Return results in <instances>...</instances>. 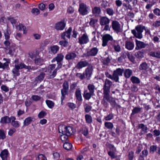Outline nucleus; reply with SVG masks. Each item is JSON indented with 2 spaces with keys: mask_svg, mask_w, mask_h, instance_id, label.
Instances as JSON below:
<instances>
[{
  "mask_svg": "<svg viewBox=\"0 0 160 160\" xmlns=\"http://www.w3.org/2000/svg\"><path fill=\"white\" fill-rule=\"evenodd\" d=\"M33 118L31 117H28L24 120L23 124L24 126H28L29 124L32 121Z\"/></svg>",
  "mask_w": 160,
  "mask_h": 160,
  "instance_id": "obj_37",
  "label": "nucleus"
},
{
  "mask_svg": "<svg viewBox=\"0 0 160 160\" xmlns=\"http://www.w3.org/2000/svg\"><path fill=\"white\" fill-rule=\"evenodd\" d=\"M19 69L17 64L15 65V68L12 70V72L14 76H17L19 75Z\"/></svg>",
  "mask_w": 160,
  "mask_h": 160,
  "instance_id": "obj_28",
  "label": "nucleus"
},
{
  "mask_svg": "<svg viewBox=\"0 0 160 160\" xmlns=\"http://www.w3.org/2000/svg\"><path fill=\"white\" fill-rule=\"evenodd\" d=\"M68 91V90L64 89L63 88L61 90V92L62 94L61 99L62 102L63 100L65 98V95L67 94Z\"/></svg>",
  "mask_w": 160,
  "mask_h": 160,
  "instance_id": "obj_39",
  "label": "nucleus"
},
{
  "mask_svg": "<svg viewBox=\"0 0 160 160\" xmlns=\"http://www.w3.org/2000/svg\"><path fill=\"white\" fill-rule=\"evenodd\" d=\"M88 88L89 90V92L94 94L95 86L93 84H89L88 86Z\"/></svg>",
  "mask_w": 160,
  "mask_h": 160,
  "instance_id": "obj_40",
  "label": "nucleus"
},
{
  "mask_svg": "<svg viewBox=\"0 0 160 160\" xmlns=\"http://www.w3.org/2000/svg\"><path fill=\"white\" fill-rule=\"evenodd\" d=\"M98 22V20L91 18L90 19V21L89 22L90 25L93 27L94 25Z\"/></svg>",
  "mask_w": 160,
  "mask_h": 160,
  "instance_id": "obj_55",
  "label": "nucleus"
},
{
  "mask_svg": "<svg viewBox=\"0 0 160 160\" xmlns=\"http://www.w3.org/2000/svg\"><path fill=\"white\" fill-rule=\"evenodd\" d=\"M101 9L99 7H95L92 9V13L95 16H96L100 13Z\"/></svg>",
  "mask_w": 160,
  "mask_h": 160,
  "instance_id": "obj_27",
  "label": "nucleus"
},
{
  "mask_svg": "<svg viewBox=\"0 0 160 160\" xmlns=\"http://www.w3.org/2000/svg\"><path fill=\"white\" fill-rule=\"evenodd\" d=\"M64 58V56L62 53H59L52 60L51 62H53L56 61L57 62H61L63 61Z\"/></svg>",
  "mask_w": 160,
  "mask_h": 160,
  "instance_id": "obj_13",
  "label": "nucleus"
},
{
  "mask_svg": "<svg viewBox=\"0 0 160 160\" xmlns=\"http://www.w3.org/2000/svg\"><path fill=\"white\" fill-rule=\"evenodd\" d=\"M110 92L103 91L104 96L102 103L106 107L108 106V105L106 101L109 102L112 98V97H110Z\"/></svg>",
  "mask_w": 160,
  "mask_h": 160,
  "instance_id": "obj_6",
  "label": "nucleus"
},
{
  "mask_svg": "<svg viewBox=\"0 0 160 160\" xmlns=\"http://www.w3.org/2000/svg\"><path fill=\"white\" fill-rule=\"evenodd\" d=\"M11 33L10 31L8 29H7L4 32V35L6 40H9L10 39V35Z\"/></svg>",
  "mask_w": 160,
  "mask_h": 160,
  "instance_id": "obj_42",
  "label": "nucleus"
},
{
  "mask_svg": "<svg viewBox=\"0 0 160 160\" xmlns=\"http://www.w3.org/2000/svg\"><path fill=\"white\" fill-rule=\"evenodd\" d=\"M94 95L92 93L89 92H87V91H85L83 94V97L86 100H89L91 98V96Z\"/></svg>",
  "mask_w": 160,
  "mask_h": 160,
  "instance_id": "obj_30",
  "label": "nucleus"
},
{
  "mask_svg": "<svg viewBox=\"0 0 160 160\" xmlns=\"http://www.w3.org/2000/svg\"><path fill=\"white\" fill-rule=\"evenodd\" d=\"M112 40V37L110 34H106L104 35L102 37V46L103 47L106 46L108 42L110 41H111Z\"/></svg>",
  "mask_w": 160,
  "mask_h": 160,
  "instance_id": "obj_9",
  "label": "nucleus"
},
{
  "mask_svg": "<svg viewBox=\"0 0 160 160\" xmlns=\"http://www.w3.org/2000/svg\"><path fill=\"white\" fill-rule=\"evenodd\" d=\"M89 64V62L86 60H83L82 59L78 62L75 66V68L80 69L81 68L88 66Z\"/></svg>",
  "mask_w": 160,
  "mask_h": 160,
  "instance_id": "obj_10",
  "label": "nucleus"
},
{
  "mask_svg": "<svg viewBox=\"0 0 160 160\" xmlns=\"http://www.w3.org/2000/svg\"><path fill=\"white\" fill-rule=\"evenodd\" d=\"M112 85V82L111 81L106 79L103 85V91L110 92V88Z\"/></svg>",
  "mask_w": 160,
  "mask_h": 160,
  "instance_id": "obj_11",
  "label": "nucleus"
},
{
  "mask_svg": "<svg viewBox=\"0 0 160 160\" xmlns=\"http://www.w3.org/2000/svg\"><path fill=\"white\" fill-rule=\"evenodd\" d=\"M78 42L81 45L86 44L89 41V39L88 35L85 33L78 38Z\"/></svg>",
  "mask_w": 160,
  "mask_h": 160,
  "instance_id": "obj_8",
  "label": "nucleus"
},
{
  "mask_svg": "<svg viewBox=\"0 0 160 160\" xmlns=\"http://www.w3.org/2000/svg\"><path fill=\"white\" fill-rule=\"evenodd\" d=\"M45 74L44 72H41L39 75L36 78V80L38 81H41L44 79Z\"/></svg>",
  "mask_w": 160,
  "mask_h": 160,
  "instance_id": "obj_34",
  "label": "nucleus"
},
{
  "mask_svg": "<svg viewBox=\"0 0 160 160\" xmlns=\"http://www.w3.org/2000/svg\"><path fill=\"white\" fill-rule=\"evenodd\" d=\"M84 108L85 112H88L91 111L92 107L87 104H86L84 106Z\"/></svg>",
  "mask_w": 160,
  "mask_h": 160,
  "instance_id": "obj_59",
  "label": "nucleus"
},
{
  "mask_svg": "<svg viewBox=\"0 0 160 160\" xmlns=\"http://www.w3.org/2000/svg\"><path fill=\"white\" fill-rule=\"evenodd\" d=\"M123 71L124 69L121 68H118L113 71V75L114 76V81L115 82H119V76H122Z\"/></svg>",
  "mask_w": 160,
  "mask_h": 160,
  "instance_id": "obj_7",
  "label": "nucleus"
},
{
  "mask_svg": "<svg viewBox=\"0 0 160 160\" xmlns=\"http://www.w3.org/2000/svg\"><path fill=\"white\" fill-rule=\"evenodd\" d=\"M72 31L71 27H69L68 30L65 32H63L61 35L62 38L64 40L66 39V38H70L71 37V32Z\"/></svg>",
  "mask_w": 160,
  "mask_h": 160,
  "instance_id": "obj_12",
  "label": "nucleus"
},
{
  "mask_svg": "<svg viewBox=\"0 0 160 160\" xmlns=\"http://www.w3.org/2000/svg\"><path fill=\"white\" fill-rule=\"evenodd\" d=\"M132 71L129 69H126L124 72V77L127 78H129L132 74Z\"/></svg>",
  "mask_w": 160,
  "mask_h": 160,
  "instance_id": "obj_20",
  "label": "nucleus"
},
{
  "mask_svg": "<svg viewBox=\"0 0 160 160\" xmlns=\"http://www.w3.org/2000/svg\"><path fill=\"white\" fill-rule=\"evenodd\" d=\"M43 59L40 58H36L34 59V63L36 65H39L43 62Z\"/></svg>",
  "mask_w": 160,
  "mask_h": 160,
  "instance_id": "obj_47",
  "label": "nucleus"
},
{
  "mask_svg": "<svg viewBox=\"0 0 160 160\" xmlns=\"http://www.w3.org/2000/svg\"><path fill=\"white\" fill-rule=\"evenodd\" d=\"M138 128L142 129V131L144 133H146L147 132V130H148V128L145 126L143 124L141 123L139 124Z\"/></svg>",
  "mask_w": 160,
  "mask_h": 160,
  "instance_id": "obj_36",
  "label": "nucleus"
},
{
  "mask_svg": "<svg viewBox=\"0 0 160 160\" xmlns=\"http://www.w3.org/2000/svg\"><path fill=\"white\" fill-rule=\"evenodd\" d=\"M150 55L152 57L159 58H160V52H151L150 53Z\"/></svg>",
  "mask_w": 160,
  "mask_h": 160,
  "instance_id": "obj_33",
  "label": "nucleus"
},
{
  "mask_svg": "<svg viewBox=\"0 0 160 160\" xmlns=\"http://www.w3.org/2000/svg\"><path fill=\"white\" fill-rule=\"evenodd\" d=\"M38 160H47L46 158L42 154L38 155Z\"/></svg>",
  "mask_w": 160,
  "mask_h": 160,
  "instance_id": "obj_63",
  "label": "nucleus"
},
{
  "mask_svg": "<svg viewBox=\"0 0 160 160\" xmlns=\"http://www.w3.org/2000/svg\"><path fill=\"white\" fill-rule=\"evenodd\" d=\"M158 148L156 145H152L150 147V152L151 153H153Z\"/></svg>",
  "mask_w": 160,
  "mask_h": 160,
  "instance_id": "obj_52",
  "label": "nucleus"
},
{
  "mask_svg": "<svg viewBox=\"0 0 160 160\" xmlns=\"http://www.w3.org/2000/svg\"><path fill=\"white\" fill-rule=\"evenodd\" d=\"M63 89L68 90L69 89V84L68 82L65 81L62 85Z\"/></svg>",
  "mask_w": 160,
  "mask_h": 160,
  "instance_id": "obj_56",
  "label": "nucleus"
},
{
  "mask_svg": "<svg viewBox=\"0 0 160 160\" xmlns=\"http://www.w3.org/2000/svg\"><path fill=\"white\" fill-rule=\"evenodd\" d=\"M11 123L12 125L15 128H18L19 127V124L17 121H15L16 118L13 117H11Z\"/></svg>",
  "mask_w": 160,
  "mask_h": 160,
  "instance_id": "obj_22",
  "label": "nucleus"
},
{
  "mask_svg": "<svg viewBox=\"0 0 160 160\" xmlns=\"http://www.w3.org/2000/svg\"><path fill=\"white\" fill-rule=\"evenodd\" d=\"M8 67V62H6L2 64L0 62V68H2L3 69L7 68Z\"/></svg>",
  "mask_w": 160,
  "mask_h": 160,
  "instance_id": "obj_53",
  "label": "nucleus"
},
{
  "mask_svg": "<svg viewBox=\"0 0 160 160\" xmlns=\"http://www.w3.org/2000/svg\"><path fill=\"white\" fill-rule=\"evenodd\" d=\"M31 12L36 15H38L40 12L39 9L37 8H34L32 9L31 11Z\"/></svg>",
  "mask_w": 160,
  "mask_h": 160,
  "instance_id": "obj_51",
  "label": "nucleus"
},
{
  "mask_svg": "<svg viewBox=\"0 0 160 160\" xmlns=\"http://www.w3.org/2000/svg\"><path fill=\"white\" fill-rule=\"evenodd\" d=\"M85 117L87 123H90L92 122V118L90 115L88 114H86Z\"/></svg>",
  "mask_w": 160,
  "mask_h": 160,
  "instance_id": "obj_48",
  "label": "nucleus"
},
{
  "mask_svg": "<svg viewBox=\"0 0 160 160\" xmlns=\"http://www.w3.org/2000/svg\"><path fill=\"white\" fill-rule=\"evenodd\" d=\"M16 49L15 46L14 45H11L9 48L8 53L12 56L14 55Z\"/></svg>",
  "mask_w": 160,
  "mask_h": 160,
  "instance_id": "obj_31",
  "label": "nucleus"
},
{
  "mask_svg": "<svg viewBox=\"0 0 160 160\" xmlns=\"http://www.w3.org/2000/svg\"><path fill=\"white\" fill-rule=\"evenodd\" d=\"M141 108L135 107L132 110L131 115H134L136 113H140L141 111Z\"/></svg>",
  "mask_w": 160,
  "mask_h": 160,
  "instance_id": "obj_35",
  "label": "nucleus"
},
{
  "mask_svg": "<svg viewBox=\"0 0 160 160\" xmlns=\"http://www.w3.org/2000/svg\"><path fill=\"white\" fill-rule=\"evenodd\" d=\"M65 27V24L63 22H60L56 24L55 28L58 30H63Z\"/></svg>",
  "mask_w": 160,
  "mask_h": 160,
  "instance_id": "obj_18",
  "label": "nucleus"
},
{
  "mask_svg": "<svg viewBox=\"0 0 160 160\" xmlns=\"http://www.w3.org/2000/svg\"><path fill=\"white\" fill-rule=\"evenodd\" d=\"M111 60L109 57L105 58L102 60V63L103 64L105 65H108L110 62Z\"/></svg>",
  "mask_w": 160,
  "mask_h": 160,
  "instance_id": "obj_50",
  "label": "nucleus"
},
{
  "mask_svg": "<svg viewBox=\"0 0 160 160\" xmlns=\"http://www.w3.org/2000/svg\"><path fill=\"white\" fill-rule=\"evenodd\" d=\"M6 137L5 134L3 130L0 129V139H4Z\"/></svg>",
  "mask_w": 160,
  "mask_h": 160,
  "instance_id": "obj_54",
  "label": "nucleus"
},
{
  "mask_svg": "<svg viewBox=\"0 0 160 160\" xmlns=\"http://www.w3.org/2000/svg\"><path fill=\"white\" fill-rule=\"evenodd\" d=\"M143 53L142 51H138L135 53V55L138 58H142L143 57Z\"/></svg>",
  "mask_w": 160,
  "mask_h": 160,
  "instance_id": "obj_44",
  "label": "nucleus"
},
{
  "mask_svg": "<svg viewBox=\"0 0 160 160\" xmlns=\"http://www.w3.org/2000/svg\"><path fill=\"white\" fill-rule=\"evenodd\" d=\"M134 45L133 42L129 41H126L125 43V48L129 50H132Z\"/></svg>",
  "mask_w": 160,
  "mask_h": 160,
  "instance_id": "obj_23",
  "label": "nucleus"
},
{
  "mask_svg": "<svg viewBox=\"0 0 160 160\" xmlns=\"http://www.w3.org/2000/svg\"><path fill=\"white\" fill-rule=\"evenodd\" d=\"M154 13L157 16H160V9L158 8H156L153 10Z\"/></svg>",
  "mask_w": 160,
  "mask_h": 160,
  "instance_id": "obj_64",
  "label": "nucleus"
},
{
  "mask_svg": "<svg viewBox=\"0 0 160 160\" xmlns=\"http://www.w3.org/2000/svg\"><path fill=\"white\" fill-rule=\"evenodd\" d=\"M16 28L19 31L23 30L24 34H25L27 32L26 27L22 24H19L16 27Z\"/></svg>",
  "mask_w": 160,
  "mask_h": 160,
  "instance_id": "obj_26",
  "label": "nucleus"
},
{
  "mask_svg": "<svg viewBox=\"0 0 160 160\" xmlns=\"http://www.w3.org/2000/svg\"><path fill=\"white\" fill-rule=\"evenodd\" d=\"M76 77L82 80L86 78L84 72L83 73H77L75 75Z\"/></svg>",
  "mask_w": 160,
  "mask_h": 160,
  "instance_id": "obj_38",
  "label": "nucleus"
},
{
  "mask_svg": "<svg viewBox=\"0 0 160 160\" xmlns=\"http://www.w3.org/2000/svg\"><path fill=\"white\" fill-rule=\"evenodd\" d=\"M113 118V116L112 114H110L107 116L105 117V119L106 121H109L112 119Z\"/></svg>",
  "mask_w": 160,
  "mask_h": 160,
  "instance_id": "obj_61",
  "label": "nucleus"
},
{
  "mask_svg": "<svg viewBox=\"0 0 160 160\" xmlns=\"http://www.w3.org/2000/svg\"><path fill=\"white\" fill-rule=\"evenodd\" d=\"M113 47L114 49V50L117 52H119L121 51V47L120 46L118 45L117 44L114 45H113Z\"/></svg>",
  "mask_w": 160,
  "mask_h": 160,
  "instance_id": "obj_62",
  "label": "nucleus"
},
{
  "mask_svg": "<svg viewBox=\"0 0 160 160\" xmlns=\"http://www.w3.org/2000/svg\"><path fill=\"white\" fill-rule=\"evenodd\" d=\"M58 131L59 132L62 134L60 137L62 141H66L68 138V136L73 133L72 128L70 126L60 125L58 127Z\"/></svg>",
  "mask_w": 160,
  "mask_h": 160,
  "instance_id": "obj_1",
  "label": "nucleus"
},
{
  "mask_svg": "<svg viewBox=\"0 0 160 160\" xmlns=\"http://www.w3.org/2000/svg\"><path fill=\"white\" fill-rule=\"evenodd\" d=\"M129 52L128 51L122 52L121 53V56L123 58L125 59L129 55Z\"/></svg>",
  "mask_w": 160,
  "mask_h": 160,
  "instance_id": "obj_58",
  "label": "nucleus"
},
{
  "mask_svg": "<svg viewBox=\"0 0 160 160\" xmlns=\"http://www.w3.org/2000/svg\"><path fill=\"white\" fill-rule=\"evenodd\" d=\"M75 94L77 99L79 101H81L82 100L81 90L79 89H76Z\"/></svg>",
  "mask_w": 160,
  "mask_h": 160,
  "instance_id": "obj_24",
  "label": "nucleus"
},
{
  "mask_svg": "<svg viewBox=\"0 0 160 160\" xmlns=\"http://www.w3.org/2000/svg\"><path fill=\"white\" fill-rule=\"evenodd\" d=\"M72 145L71 143L66 142L63 145V148L67 150H69L71 149Z\"/></svg>",
  "mask_w": 160,
  "mask_h": 160,
  "instance_id": "obj_41",
  "label": "nucleus"
},
{
  "mask_svg": "<svg viewBox=\"0 0 160 160\" xmlns=\"http://www.w3.org/2000/svg\"><path fill=\"white\" fill-rule=\"evenodd\" d=\"M78 12L80 14L84 16L88 14L90 11V7L82 2L80 3L79 4Z\"/></svg>",
  "mask_w": 160,
  "mask_h": 160,
  "instance_id": "obj_3",
  "label": "nucleus"
},
{
  "mask_svg": "<svg viewBox=\"0 0 160 160\" xmlns=\"http://www.w3.org/2000/svg\"><path fill=\"white\" fill-rule=\"evenodd\" d=\"M98 50L97 48H93L87 52V56H95L98 53Z\"/></svg>",
  "mask_w": 160,
  "mask_h": 160,
  "instance_id": "obj_15",
  "label": "nucleus"
},
{
  "mask_svg": "<svg viewBox=\"0 0 160 160\" xmlns=\"http://www.w3.org/2000/svg\"><path fill=\"white\" fill-rule=\"evenodd\" d=\"M8 153V150L6 149L1 152L0 156L2 160H7Z\"/></svg>",
  "mask_w": 160,
  "mask_h": 160,
  "instance_id": "obj_19",
  "label": "nucleus"
},
{
  "mask_svg": "<svg viewBox=\"0 0 160 160\" xmlns=\"http://www.w3.org/2000/svg\"><path fill=\"white\" fill-rule=\"evenodd\" d=\"M145 27L141 25H138L135 27V30H132V33L134 36L139 39L142 38V34L144 29H145Z\"/></svg>",
  "mask_w": 160,
  "mask_h": 160,
  "instance_id": "obj_2",
  "label": "nucleus"
},
{
  "mask_svg": "<svg viewBox=\"0 0 160 160\" xmlns=\"http://www.w3.org/2000/svg\"><path fill=\"white\" fill-rule=\"evenodd\" d=\"M46 102L48 107L49 108H51L54 106V103L51 101L47 100L46 101Z\"/></svg>",
  "mask_w": 160,
  "mask_h": 160,
  "instance_id": "obj_45",
  "label": "nucleus"
},
{
  "mask_svg": "<svg viewBox=\"0 0 160 160\" xmlns=\"http://www.w3.org/2000/svg\"><path fill=\"white\" fill-rule=\"evenodd\" d=\"M77 56L76 53L74 52H70L67 53L65 56V59L68 60H73Z\"/></svg>",
  "mask_w": 160,
  "mask_h": 160,
  "instance_id": "obj_16",
  "label": "nucleus"
},
{
  "mask_svg": "<svg viewBox=\"0 0 160 160\" xmlns=\"http://www.w3.org/2000/svg\"><path fill=\"white\" fill-rule=\"evenodd\" d=\"M148 64L145 62H142L139 66L140 70H146L148 68Z\"/></svg>",
  "mask_w": 160,
  "mask_h": 160,
  "instance_id": "obj_32",
  "label": "nucleus"
},
{
  "mask_svg": "<svg viewBox=\"0 0 160 160\" xmlns=\"http://www.w3.org/2000/svg\"><path fill=\"white\" fill-rule=\"evenodd\" d=\"M100 24L101 26H103L106 24H108L110 22V20L108 18L103 17L100 19Z\"/></svg>",
  "mask_w": 160,
  "mask_h": 160,
  "instance_id": "obj_17",
  "label": "nucleus"
},
{
  "mask_svg": "<svg viewBox=\"0 0 160 160\" xmlns=\"http://www.w3.org/2000/svg\"><path fill=\"white\" fill-rule=\"evenodd\" d=\"M130 80L133 84H139L141 82L138 78L134 76H132Z\"/></svg>",
  "mask_w": 160,
  "mask_h": 160,
  "instance_id": "obj_29",
  "label": "nucleus"
},
{
  "mask_svg": "<svg viewBox=\"0 0 160 160\" xmlns=\"http://www.w3.org/2000/svg\"><path fill=\"white\" fill-rule=\"evenodd\" d=\"M11 117L9 118L8 116H4L1 118L0 122L2 123H8L11 121Z\"/></svg>",
  "mask_w": 160,
  "mask_h": 160,
  "instance_id": "obj_21",
  "label": "nucleus"
},
{
  "mask_svg": "<svg viewBox=\"0 0 160 160\" xmlns=\"http://www.w3.org/2000/svg\"><path fill=\"white\" fill-rule=\"evenodd\" d=\"M104 125L105 127L108 129H112L113 127L112 123L109 122H105Z\"/></svg>",
  "mask_w": 160,
  "mask_h": 160,
  "instance_id": "obj_43",
  "label": "nucleus"
},
{
  "mask_svg": "<svg viewBox=\"0 0 160 160\" xmlns=\"http://www.w3.org/2000/svg\"><path fill=\"white\" fill-rule=\"evenodd\" d=\"M112 27L114 32L117 34L121 32L122 31V28L120 24L117 21H112Z\"/></svg>",
  "mask_w": 160,
  "mask_h": 160,
  "instance_id": "obj_4",
  "label": "nucleus"
},
{
  "mask_svg": "<svg viewBox=\"0 0 160 160\" xmlns=\"http://www.w3.org/2000/svg\"><path fill=\"white\" fill-rule=\"evenodd\" d=\"M115 151H110L108 152V155L111 157V158L112 159L114 158H116L115 155Z\"/></svg>",
  "mask_w": 160,
  "mask_h": 160,
  "instance_id": "obj_60",
  "label": "nucleus"
},
{
  "mask_svg": "<svg viewBox=\"0 0 160 160\" xmlns=\"http://www.w3.org/2000/svg\"><path fill=\"white\" fill-rule=\"evenodd\" d=\"M135 42L136 45L135 48L136 49L138 50L142 48H144L147 45V44L143 42L138 41L137 39L135 40Z\"/></svg>",
  "mask_w": 160,
  "mask_h": 160,
  "instance_id": "obj_14",
  "label": "nucleus"
},
{
  "mask_svg": "<svg viewBox=\"0 0 160 160\" xmlns=\"http://www.w3.org/2000/svg\"><path fill=\"white\" fill-rule=\"evenodd\" d=\"M88 66V67L85 69V71L83 72L86 77V79L89 80L90 79L92 73L93 67L90 64H89Z\"/></svg>",
  "mask_w": 160,
  "mask_h": 160,
  "instance_id": "obj_5",
  "label": "nucleus"
},
{
  "mask_svg": "<svg viewBox=\"0 0 160 160\" xmlns=\"http://www.w3.org/2000/svg\"><path fill=\"white\" fill-rule=\"evenodd\" d=\"M59 44L64 47H67L68 45V42L66 40L60 41L59 42Z\"/></svg>",
  "mask_w": 160,
  "mask_h": 160,
  "instance_id": "obj_46",
  "label": "nucleus"
},
{
  "mask_svg": "<svg viewBox=\"0 0 160 160\" xmlns=\"http://www.w3.org/2000/svg\"><path fill=\"white\" fill-rule=\"evenodd\" d=\"M59 49V47L57 45H53L50 48V50L51 53L53 54L56 53Z\"/></svg>",
  "mask_w": 160,
  "mask_h": 160,
  "instance_id": "obj_25",
  "label": "nucleus"
},
{
  "mask_svg": "<svg viewBox=\"0 0 160 160\" xmlns=\"http://www.w3.org/2000/svg\"><path fill=\"white\" fill-rule=\"evenodd\" d=\"M51 71H50L49 74V78H52L55 77L57 74V70L54 69L52 72H51Z\"/></svg>",
  "mask_w": 160,
  "mask_h": 160,
  "instance_id": "obj_49",
  "label": "nucleus"
},
{
  "mask_svg": "<svg viewBox=\"0 0 160 160\" xmlns=\"http://www.w3.org/2000/svg\"><path fill=\"white\" fill-rule=\"evenodd\" d=\"M106 11L107 13L110 16H112L114 14V12L112 8H107L106 10Z\"/></svg>",
  "mask_w": 160,
  "mask_h": 160,
  "instance_id": "obj_57",
  "label": "nucleus"
}]
</instances>
